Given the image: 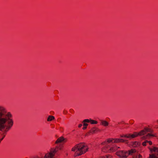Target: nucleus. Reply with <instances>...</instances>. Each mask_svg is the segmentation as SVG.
<instances>
[{
    "label": "nucleus",
    "instance_id": "obj_5",
    "mask_svg": "<svg viewBox=\"0 0 158 158\" xmlns=\"http://www.w3.org/2000/svg\"><path fill=\"white\" fill-rule=\"evenodd\" d=\"M136 150L135 149H131L128 152L123 151H118L117 152V155L121 158L127 157L129 155H131L133 153H135Z\"/></svg>",
    "mask_w": 158,
    "mask_h": 158
},
{
    "label": "nucleus",
    "instance_id": "obj_6",
    "mask_svg": "<svg viewBox=\"0 0 158 158\" xmlns=\"http://www.w3.org/2000/svg\"><path fill=\"white\" fill-rule=\"evenodd\" d=\"M58 147L56 146V148L52 149L49 152L47 153L44 157H42L41 158H54L55 153L58 151Z\"/></svg>",
    "mask_w": 158,
    "mask_h": 158
},
{
    "label": "nucleus",
    "instance_id": "obj_3",
    "mask_svg": "<svg viewBox=\"0 0 158 158\" xmlns=\"http://www.w3.org/2000/svg\"><path fill=\"white\" fill-rule=\"evenodd\" d=\"M152 132L153 131L151 129L148 127H146L139 133L134 132L133 134H127V135H121V137H125L131 139L135 138L139 135L140 136H142V138L143 139H148L151 137L154 136L153 135L151 134Z\"/></svg>",
    "mask_w": 158,
    "mask_h": 158
},
{
    "label": "nucleus",
    "instance_id": "obj_2",
    "mask_svg": "<svg viewBox=\"0 0 158 158\" xmlns=\"http://www.w3.org/2000/svg\"><path fill=\"white\" fill-rule=\"evenodd\" d=\"M127 141V140L120 139H108L107 142H104L102 143L101 145L104 146V147L102 148V150L104 152H112L115 151L118 148H120V147H118L114 144L110 145L108 144V143L125 142Z\"/></svg>",
    "mask_w": 158,
    "mask_h": 158
},
{
    "label": "nucleus",
    "instance_id": "obj_14",
    "mask_svg": "<svg viewBox=\"0 0 158 158\" xmlns=\"http://www.w3.org/2000/svg\"><path fill=\"white\" fill-rule=\"evenodd\" d=\"M137 145H138V143L137 142H135L133 145V146L134 147H136L137 146Z\"/></svg>",
    "mask_w": 158,
    "mask_h": 158
},
{
    "label": "nucleus",
    "instance_id": "obj_15",
    "mask_svg": "<svg viewBox=\"0 0 158 158\" xmlns=\"http://www.w3.org/2000/svg\"><path fill=\"white\" fill-rule=\"evenodd\" d=\"M136 158H142V156L140 155L139 154L137 156Z\"/></svg>",
    "mask_w": 158,
    "mask_h": 158
},
{
    "label": "nucleus",
    "instance_id": "obj_18",
    "mask_svg": "<svg viewBox=\"0 0 158 158\" xmlns=\"http://www.w3.org/2000/svg\"><path fill=\"white\" fill-rule=\"evenodd\" d=\"M86 128H87V127L84 126V127H83L82 129L83 130H85Z\"/></svg>",
    "mask_w": 158,
    "mask_h": 158
},
{
    "label": "nucleus",
    "instance_id": "obj_4",
    "mask_svg": "<svg viewBox=\"0 0 158 158\" xmlns=\"http://www.w3.org/2000/svg\"><path fill=\"white\" fill-rule=\"evenodd\" d=\"M88 150V148L84 143H81L77 144L72 148V151L75 152L74 156L76 157L79 156L86 152Z\"/></svg>",
    "mask_w": 158,
    "mask_h": 158
},
{
    "label": "nucleus",
    "instance_id": "obj_21",
    "mask_svg": "<svg viewBox=\"0 0 158 158\" xmlns=\"http://www.w3.org/2000/svg\"><path fill=\"white\" fill-rule=\"evenodd\" d=\"M157 123H158V120L157 121Z\"/></svg>",
    "mask_w": 158,
    "mask_h": 158
},
{
    "label": "nucleus",
    "instance_id": "obj_12",
    "mask_svg": "<svg viewBox=\"0 0 158 158\" xmlns=\"http://www.w3.org/2000/svg\"><path fill=\"white\" fill-rule=\"evenodd\" d=\"M146 143H148L150 145H151L152 144L151 141L145 140L144 142L143 143V145L144 146H145L146 145Z\"/></svg>",
    "mask_w": 158,
    "mask_h": 158
},
{
    "label": "nucleus",
    "instance_id": "obj_7",
    "mask_svg": "<svg viewBox=\"0 0 158 158\" xmlns=\"http://www.w3.org/2000/svg\"><path fill=\"white\" fill-rule=\"evenodd\" d=\"M149 149L152 152H154V153L150 155L149 158H158V148L153 147Z\"/></svg>",
    "mask_w": 158,
    "mask_h": 158
},
{
    "label": "nucleus",
    "instance_id": "obj_9",
    "mask_svg": "<svg viewBox=\"0 0 158 158\" xmlns=\"http://www.w3.org/2000/svg\"><path fill=\"white\" fill-rule=\"evenodd\" d=\"M64 139L63 137H61L58 138L55 142V143L57 144L59 143H60L64 141Z\"/></svg>",
    "mask_w": 158,
    "mask_h": 158
},
{
    "label": "nucleus",
    "instance_id": "obj_8",
    "mask_svg": "<svg viewBox=\"0 0 158 158\" xmlns=\"http://www.w3.org/2000/svg\"><path fill=\"white\" fill-rule=\"evenodd\" d=\"M83 123H90L91 124H96L98 122L97 121L91 119H85L83 121Z\"/></svg>",
    "mask_w": 158,
    "mask_h": 158
},
{
    "label": "nucleus",
    "instance_id": "obj_20",
    "mask_svg": "<svg viewBox=\"0 0 158 158\" xmlns=\"http://www.w3.org/2000/svg\"><path fill=\"white\" fill-rule=\"evenodd\" d=\"M2 140V139H0V143H1Z\"/></svg>",
    "mask_w": 158,
    "mask_h": 158
},
{
    "label": "nucleus",
    "instance_id": "obj_11",
    "mask_svg": "<svg viewBox=\"0 0 158 158\" xmlns=\"http://www.w3.org/2000/svg\"><path fill=\"white\" fill-rule=\"evenodd\" d=\"M55 117L54 116H52V115H50L49 116L48 118H47V121H52L54 119Z\"/></svg>",
    "mask_w": 158,
    "mask_h": 158
},
{
    "label": "nucleus",
    "instance_id": "obj_10",
    "mask_svg": "<svg viewBox=\"0 0 158 158\" xmlns=\"http://www.w3.org/2000/svg\"><path fill=\"white\" fill-rule=\"evenodd\" d=\"M101 124L103 125V126L106 127L108 126L109 123H108L105 120H101L100 121Z\"/></svg>",
    "mask_w": 158,
    "mask_h": 158
},
{
    "label": "nucleus",
    "instance_id": "obj_19",
    "mask_svg": "<svg viewBox=\"0 0 158 158\" xmlns=\"http://www.w3.org/2000/svg\"><path fill=\"white\" fill-rule=\"evenodd\" d=\"M5 135H3V137H2V138L1 139H2V140L3 139L4 137H5Z\"/></svg>",
    "mask_w": 158,
    "mask_h": 158
},
{
    "label": "nucleus",
    "instance_id": "obj_1",
    "mask_svg": "<svg viewBox=\"0 0 158 158\" xmlns=\"http://www.w3.org/2000/svg\"><path fill=\"white\" fill-rule=\"evenodd\" d=\"M11 115L6 113L5 108L0 106V131L6 132L13 126V121L10 118Z\"/></svg>",
    "mask_w": 158,
    "mask_h": 158
},
{
    "label": "nucleus",
    "instance_id": "obj_13",
    "mask_svg": "<svg viewBox=\"0 0 158 158\" xmlns=\"http://www.w3.org/2000/svg\"><path fill=\"white\" fill-rule=\"evenodd\" d=\"M98 129L95 127H94L92 128L91 130V132L92 133H95L96 131H98Z\"/></svg>",
    "mask_w": 158,
    "mask_h": 158
},
{
    "label": "nucleus",
    "instance_id": "obj_16",
    "mask_svg": "<svg viewBox=\"0 0 158 158\" xmlns=\"http://www.w3.org/2000/svg\"><path fill=\"white\" fill-rule=\"evenodd\" d=\"M84 123L83 125V126L87 127V126H88V124L86 123Z\"/></svg>",
    "mask_w": 158,
    "mask_h": 158
},
{
    "label": "nucleus",
    "instance_id": "obj_17",
    "mask_svg": "<svg viewBox=\"0 0 158 158\" xmlns=\"http://www.w3.org/2000/svg\"><path fill=\"white\" fill-rule=\"evenodd\" d=\"M82 126V124H80L79 125L78 127H81Z\"/></svg>",
    "mask_w": 158,
    "mask_h": 158
}]
</instances>
